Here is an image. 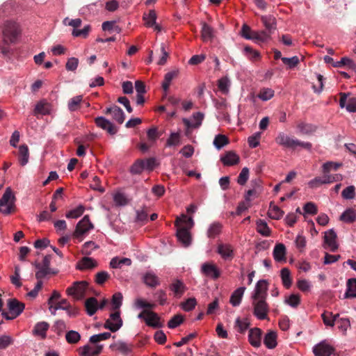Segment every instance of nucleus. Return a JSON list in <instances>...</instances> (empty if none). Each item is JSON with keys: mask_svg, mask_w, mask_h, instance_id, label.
Here are the masks:
<instances>
[{"mask_svg": "<svg viewBox=\"0 0 356 356\" xmlns=\"http://www.w3.org/2000/svg\"><path fill=\"white\" fill-rule=\"evenodd\" d=\"M94 229V225L90 222L88 215H86L76 225L73 236L79 238Z\"/></svg>", "mask_w": 356, "mask_h": 356, "instance_id": "8", "label": "nucleus"}, {"mask_svg": "<svg viewBox=\"0 0 356 356\" xmlns=\"http://www.w3.org/2000/svg\"><path fill=\"white\" fill-rule=\"evenodd\" d=\"M148 211L147 208L143 207L140 209L136 211V220L137 222H145L147 221Z\"/></svg>", "mask_w": 356, "mask_h": 356, "instance_id": "61", "label": "nucleus"}, {"mask_svg": "<svg viewBox=\"0 0 356 356\" xmlns=\"http://www.w3.org/2000/svg\"><path fill=\"white\" fill-rule=\"evenodd\" d=\"M85 207L83 205H79L74 209L68 211L65 216L67 218H77L80 217L84 212Z\"/></svg>", "mask_w": 356, "mask_h": 356, "instance_id": "55", "label": "nucleus"}, {"mask_svg": "<svg viewBox=\"0 0 356 356\" xmlns=\"http://www.w3.org/2000/svg\"><path fill=\"white\" fill-rule=\"evenodd\" d=\"M286 247L283 243L275 245L273 250L274 259L277 262L286 261Z\"/></svg>", "mask_w": 356, "mask_h": 356, "instance_id": "26", "label": "nucleus"}, {"mask_svg": "<svg viewBox=\"0 0 356 356\" xmlns=\"http://www.w3.org/2000/svg\"><path fill=\"white\" fill-rule=\"evenodd\" d=\"M230 86V81L227 76H223L218 81V88L219 90L227 95L229 93Z\"/></svg>", "mask_w": 356, "mask_h": 356, "instance_id": "48", "label": "nucleus"}, {"mask_svg": "<svg viewBox=\"0 0 356 356\" xmlns=\"http://www.w3.org/2000/svg\"><path fill=\"white\" fill-rule=\"evenodd\" d=\"M181 143L180 134L179 132L171 133L166 141V146L172 147L179 145Z\"/></svg>", "mask_w": 356, "mask_h": 356, "instance_id": "54", "label": "nucleus"}, {"mask_svg": "<svg viewBox=\"0 0 356 356\" xmlns=\"http://www.w3.org/2000/svg\"><path fill=\"white\" fill-rule=\"evenodd\" d=\"M324 247L330 248L332 252H334L338 248L337 243V234L334 229H331L325 232Z\"/></svg>", "mask_w": 356, "mask_h": 356, "instance_id": "11", "label": "nucleus"}, {"mask_svg": "<svg viewBox=\"0 0 356 356\" xmlns=\"http://www.w3.org/2000/svg\"><path fill=\"white\" fill-rule=\"evenodd\" d=\"M220 161L224 165L232 166L239 163L240 157L235 152L228 151L220 157Z\"/></svg>", "mask_w": 356, "mask_h": 356, "instance_id": "18", "label": "nucleus"}, {"mask_svg": "<svg viewBox=\"0 0 356 356\" xmlns=\"http://www.w3.org/2000/svg\"><path fill=\"white\" fill-rule=\"evenodd\" d=\"M268 283L266 280H260L256 284L252 298L266 299Z\"/></svg>", "mask_w": 356, "mask_h": 356, "instance_id": "10", "label": "nucleus"}, {"mask_svg": "<svg viewBox=\"0 0 356 356\" xmlns=\"http://www.w3.org/2000/svg\"><path fill=\"white\" fill-rule=\"evenodd\" d=\"M253 314L259 320H265L268 318L269 312V306L266 299L252 298Z\"/></svg>", "mask_w": 356, "mask_h": 356, "instance_id": "3", "label": "nucleus"}, {"mask_svg": "<svg viewBox=\"0 0 356 356\" xmlns=\"http://www.w3.org/2000/svg\"><path fill=\"white\" fill-rule=\"evenodd\" d=\"M261 19L266 28V31L272 34L276 29V19L272 15H264L261 17Z\"/></svg>", "mask_w": 356, "mask_h": 356, "instance_id": "28", "label": "nucleus"}, {"mask_svg": "<svg viewBox=\"0 0 356 356\" xmlns=\"http://www.w3.org/2000/svg\"><path fill=\"white\" fill-rule=\"evenodd\" d=\"M193 224L192 217L188 218L185 214L177 217L175 220V225L177 227V237L184 247H188L191 243V235L189 229L193 226Z\"/></svg>", "mask_w": 356, "mask_h": 356, "instance_id": "1", "label": "nucleus"}, {"mask_svg": "<svg viewBox=\"0 0 356 356\" xmlns=\"http://www.w3.org/2000/svg\"><path fill=\"white\" fill-rule=\"evenodd\" d=\"M51 111V104L48 103L46 100H42L39 102L35 107L34 113L41 114V115H48L50 113Z\"/></svg>", "mask_w": 356, "mask_h": 356, "instance_id": "32", "label": "nucleus"}, {"mask_svg": "<svg viewBox=\"0 0 356 356\" xmlns=\"http://www.w3.org/2000/svg\"><path fill=\"white\" fill-rule=\"evenodd\" d=\"M222 225L218 222L211 223L207 232V235L210 238H214L218 236L222 231Z\"/></svg>", "mask_w": 356, "mask_h": 356, "instance_id": "33", "label": "nucleus"}, {"mask_svg": "<svg viewBox=\"0 0 356 356\" xmlns=\"http://www.w3.org/2000/svg\"><path fill=\"white\" fill-rule=\"evenodd\" d=\"M154 298L161 305H163L167 302V294L163 290L159 289L156 291L154 294Z\"/></svg>", "mask_w": 356, "mask_h": 356, "instance_id": "63", "label": "nucleus"}, {"mask_svg": "<svg viewBox=\"0 0 356 356\" xmlns=\"http://www.w3.org/2000/svg\"><path fill=\"white\" fill-rule=\"evenodd\" d=\"M280 276L283 286L286 289H289L292 284V280L291 277V272L287 268H284L281 270Z\"/></svg>", "mask_w": 356, "mask_h": 356, "instance_id": "41", "label": "nucleus"}, {"mask_svg": "<svg viewBox=\"0 0 356 356\" xmlns=\"http://www.w3.org/2000/svg\"><path fill=\"white\" fill-rule=\"evenodd\" d=\"M270 35L266 31H254L252 33V39L257 41L265 42L267 41L270 38Z\"/></svg>", "mask_w": 356, "mask_h": 356, "instance_id": "56", "label": "nucleus"}, {"mask_svg": "<svg viewBox=\"0 0 356 356\" xmlns=\"http://www.w3.org/2000/svg\"><path fill=\"white\" fill-rule=\"evenodd\" d=\"M88 286L86 281H77L67 289L66 293L76 300H81L86 295Z\"/></svg>", "mask_w": 356, "mask_h": 356, "instance_id": "5", "label": "nucleus"}, {"mask_svg": "<svg viewBox=\"0 0 356 356\" xmlns=\"http://www.w3.org/2000/svg\"><path fill=\"white\" fill-rule=\"evenodd\" d=\"M97 248L98 246L93 241H87L83 244L81 252L83 254L90 255L92 251Z\"/></svg>", "mask_w": 356, "mask_h": 356, "instance_id": "64", "label": "nucleus"}, {"mask_svg": "<svg viewBox=\"0 0 356 356\" xmlns=\"http://www.w3.org/2000/svg\"><path fill=\"white\" fill-rule=\"evenodd\" d=\"M87 314L89 316L95 314L98 309V302L95 298H89L85 302Z\"/></svg>", "mask_w": 356, "mask_h": 356, "instance_id": "39", "label": "nucleus"}, {"mask_svg": "<svg viewBox=\"0 0 356 356\" xmlns=\"http://www.w3.org/2000/svg\"><path fill=\"white\" fill-rule=\"evenodd\" d=\"M8 307L10 311L8 314L6 312H2V316L7 320H12L18 316L24 309V303L19 302L16 299L10 300L8 302Z\"/></svg>", "mask_w": 356, "mask_h": 356, "instance_id": "7", "label": "nucleus"}, {"mask_svg": "<svg viewBox=\"0 0 356 356\" xmlns=\"http://www.w3.org/2000/svg\"><path fill=\"white\" fill-rule=\"evenodd\" d=\"M243 52L245 56L252 62L257 61L260 58L259 52L249 46L244 47Z\"/></svg>", "mask_w": 356, "mask_h": 356, "instance_id": "46", "label": "nucleus"}, {"mask_svg": "<svg viewBox=\"0 0 356 356\" xmlns=\"http://www.w3.org/2000/svg\"><path fill=\"white\" fill-rule=\"evenodd\" d=\"M275 140L277 145L284 148L295 149L297 147H301L307 150H311L312 148L311 143L302 142L291 138L284 132H280Z\"/></svg>", "mask_w": 356, "mask_h": 356, "instance_id": "2", "label": "nucleus"}, {"mask_svg": "<svg viewBox=\"0 0 356 356\" xmlns=\"http://www.w3.org/2000/svg\"><path fill=\"white\" fill-rule=\"evenodd\" d=\"M113 201L117 206H125L128 204V200L126 195L120 192H118L113 195Z\"/></svg>", "mask_w": 356, "mask_h": 356, "instance_id": "57", "label": "nucleus"}, {"mask_svg": "<svg viewBox=\"0 0 356 356\" xmlns=\"http://www.w3.org/2000/svg\"><path fill=\"white\" fill-rule=\"evenodd\" d=\"M15 195L10 187H8L0 200V212L10 214L15 207Z\"/></svg>", "mask_w": 356, "mask_h": 356, "instance_id": "4", "label": "nucleus"}, {"mask_svg": "<svg viewBox=\"0 0 356 356\" xmlns=\"http://www.w3.org/2000/svg\"><path fill=\"white\" fill-rule=\"evenodd\" d=\"M156 19V14L154 10H150L148 14H144L143 20L147 27H152Z\"/></svg>", "mask_w": 356, "mask_h": 356, "instance_id": "51", "label": "nucleus"}, {"mask_svg": "<svg viewBox=\"0 0 356 356\" xmlns=\"http://www.w3.org/2000/svg\"><path fill=\"white\" fill-rule=\"evenodd\" d=\"M145 323L150 327H161L163 323L160 322V318L158 314L152 311L147 312V316L145 318Z\"/></svg>", "mask_w": 356, "mask_h": 356, "instance_id": "25", "label": "nucleus"}, {"mask_svg": "<svg viewBox=\"0 0 356 356\" xmlns=\"http://www.w3.org/2000/svg\"><path fill=\"white\" fill-rule=\"evenodd\" d=\"M277 333L273 330H270L266 334L264 339V343L268 348H275L277 344Z\"/></svg>", "mask_w": 356, "mask_h": 356, "instance_id": "30", "label": "nucleus"}, {"mask_svg": "<svg viewBox=\"0 0 356 356\" xmlns=\"http://www.w3.org/2000/svg\"><path fill=\"white\" fill-rule=\"evenodd\" d=\"M227 143V138L225 136L221 134L217 135L213 140V145L218 149L226 145Z\"/></svg>", "mask_w": 356, "mask_h": 356, "instance_id": "59", "label": "nucleus"}, {"mask_svg": "<svg viewBox=\"0 0 356 356\" xmlns=\"http://www.w3.org/2000/svg\"><path fill=\"white\" fill-rule=\"evenodd\" d=\"M29 159V147L26 145H21L19 147V161L21 165L27 164Z\"/></svg>", "mask_w": 356, "mask_h": 356, "instance_id": "38", "label": "nucleus"}, {"mask_svg": "<svg viewBox=\"0 0 356 356\" xmlns=\"http://www.w3.org/2000/svg\"><path fill=\"white\" fill-rule=\"evenodd\" d=\"M217 252L224 259H232L234 257L233 247L230 244H218Z\"/></svg>", "mask_w": 356, "mask_h": 356, "instance_id": "21", "label": "nucleus"}, {"mask_svg": "<svg viewBox=\"0 0 356 356\" xmlns=\"http://www.w3.org/2000/svg\"><path fill=\"white\" fill-rule=\"evenodd\" d=\"M340 220L347 223L353 222L356 220V213L351 209H347L341 215Z\"/></svg>", "mask_w": 356, "mask_h": 356, "instance_id": "49", "label": "nucleus"}, {"mask_svg": "<svg viewBox=\"0 0 356 356\" xmlns=\"http://www.w3.org/2000/svg\"><path fill=\"white\" fill-rule=\"evenodd\" d=\"M346 298H356V278H351L347 282Z\"/></svg>", "mask_w": 356, "mask_h": 356, "instance_id": "45", "label": "nucleus"}, {"mask_svg": "<svg viewBox=\"0 0 356 356\" xmlns=\"http://www.w3.org/2000/svg\"><path fill=\"white\" fill-rule=\"evenodd\" d=\"M83 101V96L78 95L72 97L68 102L67 107L68 109L73 112L79 110L81 108V104Z\"/></svg>", "mask_w": 356, "mask_h": 356, "instance_id": "42", "label": "nucleus"}, {"mask_svg": "<svg viewBox=\"0 0 356 356\" xmlns=\"http://www.w3.org/2000/svg\"><path fill=\"white\" fill-rule=\"evenodd\" d=\"M201 38L204 42L211 41L214 38L213 29L205 22L202 23Z\"/></svg>", "mask_w": 356, "mask_h": 356, "instance_id": "29", "label": "nucleus"}, {"mask_svg": "<svg viewBox=\"0 0 356 356\" xmlns=\"http://www.w3.org/2000/svg\"><path fill=\"white\" fill-rule=\"evenodd\" d=\"M143 170H145L143 159L136 160L130 168V172L133 175H139Z\"/></svg>", "mask_w": 356, "mask_h": 356, "instance_id": "53", "label": "nucleus"}, {"mask_svg": "<svg viewBox=\"0 0 356 356\" xmlns=\"http://www.w3.org/2000/svg\"><path fill=\"white\" fill-rule=\"evenodd\" d=\"M95 124L97 127L102 128L104 130L111 135H114L117 133V129L108 120L104 117H97L95 120Z\"/></svg>", "mask_w": 356, "mask_h": 356, "instance_id": "16", "label": "nucleus"}, {"mask_svg": "<svg viewBox=\"0 0 356 356\" xmlns=\"http://www.w3.org/2000/svg\"><path fill=\"white\" fill-rule=\"evenodd\" d=\"M274 95L275 92L273 89L269 88H263L260 89L257 95V97L265 102L272 99L274 97Z\"/></svg>", "mask_w": 356, "mask_h": 356, "instance_id": "43", "label": "nucleus"}, {"mask_svg": "<svg viewBox=\"0 0 356 356\" xmlns=\"http://www.w3.org/2000/svg\"><path fill=\"white\" fill-rule=\"evenodd\" d=\"M204 115L200 112L195 113L193 115L192 120L186 118L183 119V122L188 129H196L198 128L203 120Z\"/></svg>", "mask_w": 356, "mask_h": 356, "instance_id": "19", "label": "nucleus"}, {"mask_svg": "<svg viewBox=\"0 0 356 356\" xmlns=\"http://www.w3.org/2000/svg\"><path fill=\"white\" fill-rule=\"evenodd\" d=\"M131 260L129 258L113 257L110 261V267L112 268H120L123 265L131 266Z\"/></svg>", "mask_w": 356, "mask_h": 356, "instance_id": "36", "label": "nucleus"}, {"mask_svg": "<svg viewBox=\"0 0 356 356\" xmlns=\"http://www.w3.org/2000/svg\"><path fill=\"white\" fill-rule=\"evenodd\" d=\"M245 291V286H241L236 289L231 295L229 302L234 307L238 306L241 304L242 298Z\"/></svg>", "mask_w": 356, "mask_h": 356, "instance_id": "31", "label": "nucleus"}, {"mask_svg": "<svg viewBox=\"0 0 356 356\" xmlns=\"http://www.w3.org/2000/svg\"><path fill=\"white\" fill-rule=\"evenodd\" d=\"M33 265L38 270L35 273V278L38 282L42 281V279L46 278L48 275L56 273L51 268L41 266L40 263L35 262Z\"/></svg>", "mask_w": 356, "mask_h": 356, "instance_id": "24", "label": "nucleus"}, {"mask_svg": "<svg viewBox=\"0 0 356 356\" xmlns=\"http://www.w3.org/2000/svg\"><path fill=\"white\" fill-rule=\"evenodd\" d=\"M262 331L260 328L254 327L249 330L248 341L252 346L259 348L261 345Z\"/></svg>", "mask_w": 356, "mask_h": 356, "instance_id": "15", "label": "nucleus"}, {"mask_svg": "<svg viewBox=\"0 0 356 356\" xmlns=\"http://www.w3.org/2000/svg\"><path fill=\"white\" fill-rule=\"evenodd\" d=\"M49 329V324L46 322L38 323L33 330V333L36 335L41 336L42 338L46 337V332Z\"/></svg>", "mask_w": 356, "mask_h": 356, "instance_id": "47", "label": "nucleus"}, {"mask_svg": "<svg viewBox=\"0 0 356 356\" xmlns=\"http://www.w3.org/2000/svg\"><path fill=\"white\" fill-rule=\"evenodd\" d=\"M297 128L299 130V132L304 135H310L314 133L317 127L312 124H308L303 122H300L297 124Z\"/></svg>", "mask_w": 356, "mask_h": 356, "instance_id": "34", "label": "nucleus"}, {"mask_svg": "<svg viewBox=\"0 0 356 356\" xmlns=\"http://www.w3.org/2000/svg\"><path fill=\"white\" fill-rule=\"evenodd\" d=\"M284 215V211L277 205L270 202V207L268 211V216L275 220L280 219Z\"/></svg>", "mask_w": 356, "mask_h": 356, "instance_id": "40", "label": "nucleus"}, {"mask_svg": "<svg viewBox=\"0 0 356 356\" xmlns=\"http://www.w3.org/2000/svg\"><path fill=\"white\" fill-rule=\"evenodd\" d=\"M179 71L178 70H172L165 74L164 76V80L162 83V88L165 91V96L167 95V92L169 89L170 83L172 80L176 78L178 76Z\"/></svg>", "mask_w": 356, "mask_h": 356, "instance_id": "35", "label": "nucleus"}, {"mask_svg": "<svg viewBox=\"0 0 356 356\" xmlns=\"http://www.w3.org/2000/svg\"><path fill=\"white\" fill-rule=\"evenodd\" d=\"M134 346L131 343H127L122 341H118L110 345V348L112 350L120 353L124 355H127L133 350Z\"/></svg>", "mask_w": 356, "mask_h": 356, "instance_id": "13", "label": "nucleus"}, {"mask_svg": "<svg viewBox=\"0 0 356 356\" xmlns=\"http://www.w3.org/2000/svg\"><path fill=\"white\" fill-rule=\"evenodd\" d=\"M106 114H111L113 119L119 124H122L125 119V115L123 111L118 106H113L110 108H107Z\"/></svg>", "mask_w": 356, "mask_h": 356, "instance_id": "20", "label": "nucleus"}, {"mask_svg": "<svg viewBox=\"0 0 356 356\" xmlns=\"http://www.w3.org/2000/svg\"><path fill=\"white\" fill-rule=\"evenodd\" d=\"M257 231L264 236H269L270 234V229L267 223L263 220H258L257 221Z\"/></svg>", "mask_w": 356, "mask_h": 356, "instance_id": "44", "label": "nucleus"}, {"mask_svg": "<svg viewBox=\"0 0 356 356\" xmlns=\"http://www.w3.org/2000/svg\"><path fill=\"white\" fill-rule=\"evenodd\" d=\"M144 283L151 288H155L160 285V280L159 277L153 272H147L143 276Z\"/></svg>", "mask_w": 356, "mask_h": 356, "instance_id": "27", "label": "nucleus"}, {"mask_svg": "<svg viewBox=\"0 0 356 356\" xmlns=\"http://www.w3.org/2000/svg\"><path fill=\"white\" fill-rule=\"evenodd\" d=\"M339 105L341 108H343L346 106V109L349 112H355L356 111V99L355 98H351L348 100L347 105L346 106V102L349 93L341 92Z\"/></svg>", "mask_w": 356, "mask_h": 356, "instance_id": "22", "label": "nucleus"}, {"mask_svg": "<svg viewBox=\"0 0 356 356\" xmlns=\"http://www.w3.org/2000/svg\"><path fill=\"white\" fill-rule=\"evenodd\" d=\"M184 321V318L180 314L175 315L168 323V327L173 329L180 325Z\"/></svg>", "mask_w": 356, "mask_h": 356, "instance_id": "60", "label": "nucleus"}, {"mask_svg": "<svg viewBox=\"0 0 356 356\" xmlns=\"http://www.w3.org/2000/svg\"><path fill=\"white\" fill-rule=\"evenodd\" d=\"M103 346L86 345L79 348V351L81 356H97L102 351Z\"/></svg>", "mask_w": 356, "mask_h": 356, "instance_id": "17", "label": "nucleus"}, {"mask_svg": "<svg viewBox=\"0 0 356 356\" xmlns=\"http://www.w3.org/2000/svg\"><path fill=\"white\" fill-rule=\"evenodd\" d=\"M97 266V262L96 260L91 257H84L77 263L76 268L80 270H86L95 268Z\"/></svg>", "mask_w": 356, "mask_h": 356, "instance_id": "23", "label": "nucleus"}, {"mask_svg": "<svg viewBox=\"0 0 356 356\" xmlns=\"http://www.w3.org/2000/svg\"><path fill=\"white\" fill-rule=\"evenodd\" d=\"M91 30L90 25L85 26L82 29H74L72 34L74 37L87 38Z\"/></svg>", "mask_w": 356, "mask_h": 356, "instance_id": "58", "label": "nucleus"}, {"mask_svg": "<svg viewBox=\"0 0 356 356\" xmlns=\"http://www.w3.org/2000/svg\"><path fill=\"white\" fill-rule=\"evenodd\" d=\"M202 273L207 277L213 280L218 279L220 275V270L217 266L211 263H204L202 265Z\"/></svg>", "mask_w": 356, "mask_h": 356, "instance_id": "14", "label": "nucleus"}, {"mask_svg": "<svg viewBox=\"0 0 356 356\" xmlns=\"http://www.w3.org/2000/svg\"><path fill=\"white\" fill-rule=\"evenodd\" d=\"M170 289L175 297L180 298L184 294L186 287L181 281L177 280L170 286Z\"/></svg>", "mask_w": 356, "mask_h": 356, "instance_id": "37", "label": "nucleus"}, {"mask_svg": "<svg viewBox=\"0 0 356 356\" xmlns=\"http://www.w3.org/2000/svg\"><path fill=\"white\" fill-rule=\"evenodd\" d=\"M3 33L5 42L14 43L20 33L19 25L14 22H6Z\"/></svg>", "mask_w": 356, "mask_h": 356, "instance_id": "6", "label": "nucleus"}, {"mask_svg": "<svg viewBox=\"0 0 356 356\" xmlns=\"http://www.w3.org/2000/svg\"><path fill=\"white\" fill-rule=\"evenodd\" d=\"M65 339L68 343L75 344L80 341L81 335L76 331L70 330L66 333Z\"/></svg>", "mask_w": 356, "mask_h": 356, "instance_id": "52", "label": "nucleus"}, {"mask_svg": "<svg viewBox=\"0 0 356 356\" xmlns=\"http://www.w3.org/2000/svg\"><path fill=\"white\" fill-rule=\"evenodd\" d=\"M110 278V275L106 271L98 272L95 275V281L99 285H102Z\"/></svg>", "mask_w": 356, "mask_h": 356, "instance_id": "62", "label": "nucleus"}, {"mask_svg": "<svg viewBox=\"0 0 356 356\" xmlns=\"http://www.w3.org/2000/svg\"><path fill=\"white\" fill-rule=\"evenodd\" d=\"M122 325L120 312H115L110 315V318L105 322L104 327L113 332L118 331Z\"/></svg>", "mask_w": 356, "mask_h": 356, "instance_id": "9", "label": "nucleus"}, {"mask_svg": "<svg viewBox=\"0 0 356 356\" xmlns=\"http://www.w3.org/2000/svg\"><path fill=\"white\" fill-rule=\"evenodd\" d=\"M343 65H347L350 69L356 70V63L347 57H343L339 61L333 63L334 67H340Z\"/></svg>", "mask_w": 356, "mask_h": 356, "instance_id": "50", "label": "nucleus"}, {"mask_svg": "<svg viewBox=\"0 0 356 356\" xmlns=\"http://www.w3.org/2000/svg\"><path fill=\"white\" fill-rule=\"evenodd\" d=\"M334 349L325 341H321L313 348V353L316 356H330Z\"/></svg>", "mask_w": 356, "mask_h": 356, "instance_id": "12", "label": "nucleus"}]
</instances>
